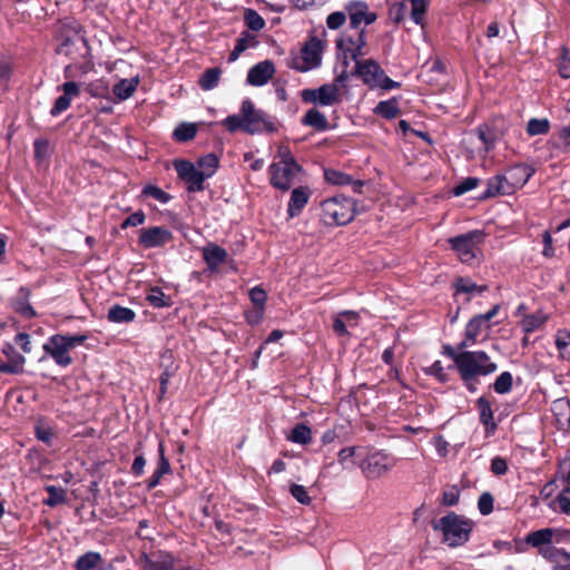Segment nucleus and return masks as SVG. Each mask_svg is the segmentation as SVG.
<instances>
[{
  "label": "nucleus",
  "mask_w": 570,
  "mask_h": 570,
  "mask_svg": "<svg viewBox=\"0 0 570 570\" xmlns=\"http://www.w3.org/2000/svg\"><path fill=\"white\" fill-rule=\"evenodd\" d=\"M14 311L26 318H32L36 316V311L33 309V307L23 299H19L16 302Z\"/></svg>",
  "instance_id": "0e129e2a"
},
{
  "label": "nucleus",
  "mask_w": 570,
  "mask_h": 570,
  "mask_svg": "<svg viewBox=\"0 0 570 570\" xmlns=\"http://www.w3.org/2000/svg\"><path fill=\"white\" fill-rule=\"evenodd\" d=\"M558 68H559V73L562 78H564V79L570 78V57H569V50L566 47H563L561 49Z\"/></svg>",
  "instance_id": "603ef678"
},
{
  "label": "nucleus",
  "mask_w": 570,
  "mask_h": 570,
  "mask_svg": "<svg viewBox=\"0 0 570 570\" xmlns=\"http://www.w3.org/2000/svg\"><path fill=\"white\" fill-rule=\"evenodd\" d=\"M541 556L554 564V570H570V552L557 547L541 550Z\"/></svg>",
  "instance_id": "aec40b11"
},
{
  "label": "nucleus",
  "mask_w": 570,
  "mask_h": 570,
  "mask_svg": "<svg viewBox=\"0 0 570 570\" xmlns=\"http://www.w3.org/2000/svg\"><path fill=\"white\" fill-rule=\"evenodd\" d=\"M383 69L373 59H366L364 61L356 60L355 70L352 75L360 77L365 85L371 88H375L380 83V78L383 76Z\"/></svg>",
  "instance_id": "ddd939ff"
},
{
  "label": "nucleus",
  "mask_w": 570,
  "mask_h": 570,
  "mask_svg": "<svg viewBox=\"0 0 570 570\" xmlns=\"http://www.w3.org/2000/svg\"><path fill=\"white\" fill-rule=\"evenodd\" d=\"M291 494L302 504L308 505L312 502L305 487L299 484H292L289 488Z\"/></svg>",
  "instance_id": "6e6d98bb"
},
{
  "label": "nucleus",
  "mask_w": 570,
  "mask_h": 570,
  "mask_svg": "<svg viewBox=\"0 0 570 570\" xmlns=\"http://www.w3.org/2000/svg\"><path fill=\"white\" fill-rule=\"evenodd\" d=\"M476 405L480 411V422L485 426L487 434H493L498 425L494 422L490 402L484 396H481L478 399Z\"/></svg>",
  "instance_id": "a878e982"
},
{
  "label": "nucleus",
  "mask_w": 570,
  "mask_h": 570,
  "mask_svg": "<svg viewBox=\"0 0 570 570\" xmlns=\"http://www.w3.org/2000/svg\"><path fill=\"white\" fill-rule=\"evenodd\" d=\"M396 462L397 460L394 456L377 451L370 454L366 460L363 461L361 468L367 478L377 479L391 471Z\"/></svg>",
  "instance_id": "6e6552de"
},
{
  "label": "nucleus",
  "mask_w": 570,
  "mask_h": 570,
  "mask_svg": "<svg viewBox=\"0 0 570 570\" xmlns=\"http://www.w3.org/2000/svg\"><path fill=\"white\" fill-rule=\"evenodd\" d=\"M140 563L145 570H173L174 558L169 553L157 552L151 556L144 554Z\"/></svg>",
  "instance_id": "6ab92c4d"
},
{
  "label": "nucleus",
  "mask_w": 570,
  "mask_h": 570,
  "mask_svg": "<svg viewBox=\"0 0 570 570\" xmlns=\"http://www.w3.org/2000/svg\"><path fill=\"white\" fill-rule=\"evenodd\" d=\"M175 169L179 178L187 184L188 191L197 193L205 189L204 181L207 175H203L196 165L188 160H176Z\"/></svg>",
  "instance_id": "1a4fd4ad"
},
{
  "label": "nucleus",
  "mask_w": 570,
  "mask_h": 570,
  "mask_svg": "<svg viewBox=\"0 0 570 570\" xmlns=\"http://www.w3.org/2000/svg\"><path fill=\"white\" fill-rule=\"evenodd\" d=\"M301 170L302 167L297 163L272 164L269 166L271 184L275 188L287 190Z\"/></svg>",
  "instance_id": "9b49d317"
},
{
  "label": "nucleus",
  "mask_w": 570,
  "mask_h": 570,
  "mask_svg": "<svg viewBox=\"0 0 570 570\" xmlns=\"http://www.w3.org/2000/svg\"><path fill=\"white\" fill-rule=\"evenodd\" d=\"M102 561L101 556L98 552L89 551L80 556L76 563V570H94Z\"/></svg>",
  "instance_id": "72a5a7b5"
},
{
  "label": "nucleus",
  "mask_w": 570,
  "mask_h": 570,
  "mask_svg": "<svg viewBox=\"0 0 570 570\" xmlns=\"http://www.w3.org/2000/svg\"><path fill=\"white\" fill-rule=\"evenodd\" d=\"M86 90L91 97H104L108 91L107 86L102 81L89 83Z\"/></svg>",
  "instance_id": "338daca9"
},
{
  "label": "nucleus",
  "mask_w": 570,
  "mask_h": 570,
  "mask_svg": "<svg viewBox=\"0 0 570 570\" xmlns=\"http://www.w3.org/2000/svg\"><path fill=\"white\" fill-rule=\"evenodd\" d=\"M548 320V316L542 312H537L530 315H524L521 320V327L525 333H532L540 328Z\"/></svg>",
  "instance_id": "473e14b6"
},
{
  "label": "nucleus",
  "mask_w": 570,
  "mask_h": 570,
  "mask_svg": "<svg viewBox=\"0 0 570 570\" xmlns=\"http://www.w3.org/2000/svg\"><path fill=\"white\" fill-rule=\"evenodd\" d=\"M560 511L570 514V485H567L557 497Z\"/></svg>",
  "instance_id": "bf43d9fd"
},
{
  "label": "nucleus",
  "mask_w": 570,
  "mask_h": 570,
  "mask_svg": "<svg viewBox=\"0 0 570 570\" xmlns=\"http://www.w3.org/2000/svg\"><path fill=\"white\" fill-rule=\"evenodd\" d=\"M479 183H480L479 178L468 177L454 187L453 193L455 196H461V195L474 189L479 185Z\"/></svg>",
  "instance_id": "864d4df0"
},
{
  "label": "nucleus",
  "mask_w": 570,
  "mask_h": 570,
  "mask_svg": "<svg viewBox=\"0 0 570 570\" xmlns=\"http://www.w3.org/2000/svg\"><path fill=\"white\" fill-rule=\"evenodd\" d=\"M146 216L142 210H138L131 215H129L121 224V228L126 229L128 227L139 226L145 223Z\"/></svg>",
  "instance_id": "e2e57ef3"
},
{
  "label": "nucleus",
  "mask_w": 570,
  "mask_h": 570,
  "mask_svg": "<svg viewBox=\"0 0 570 570\" xmlns=\"http://www.w3.org/2000/svg\"><path fill=\"white\" fill-rule=\"evenodd\" d=\"M365 45L366 40L364 36V30H361L354 47H347L348 57H351V59L356 62V60H358L360 57L365 55V52L363 51Z\"/></svg>",
  "instance_id": "8fccbe9b"
},
{
  "label": "nucleus",
  "mask_w": 570,
  "mask_h": 570,
  "mask_svg": "<svg viewBox=\"0 0 570 570\" xmlns=\"http://www.w3.org/2000/svg\"><path fill=\"white\" fill-rule=\"evenodd\" d=\"M322 220L325 225H346L355 215V203L345 196H334L322 202Z\"/></svg>",
  "instance_id": "20e7f679"
},
{
  "label": "nucleus",
  "mask_w": 570,
  "mask_h": 570,
  "mask_svg": "<svg viewBox=\"0 0 570 570\" xmlns=\"http://www.w3.org/2000/svg\"><path fill=\"white\" fill-rule=\"evenodd\" d=\"M197 134V127L195 124L183 122L174 130V138L177 141L185 142L191 140Z\"/></svg>",
  "instance_id": "e433bc0d"
},
{
  "label": "nucleus",
  "mask_w": 570,
  "mask_h": 570,
  "mask_svg": "<svg viewBox=\"0 0 570 570\" xmlns=\"http://www.w3.org/2000/svg\"><path fill=\"white\" fill-rule=\"evenodd\" d=\"M324 45L317 37H311L302 48V57L294 58L291 68L305 72L309 69L317 68L322 62V52Z\"/></svg>",
  "instance_id": "0eeeda50"
},
{
  "label": "nucleus",
  "mask_w": 570,
  "mask_h": 570,
  "mask_svg": "<svg viewBox=\"0 0 570 570\" xmlns=\"http://www.w3.org/2000/svg\"><path fill=\"white\" fill-rule=\"evenodd\" d=\"M223 124L230 132L240 129L254 135L262 131L273 132L276 130L272 118L264 110L255 108L254 104L248 99L242 102L238 115L228 116Z\"/></svg>",
  "instance_id": "f257e3e1"
},
{
  "label": "nucleus",
  "mask_w": 570,
  "mask_h": 570,
  "mask_svg": "<svg viewBox=\"0 0 570 570\" xmlns=\"http://www.w3.org/2000/svg\"><path fill=\"white\" fill-rule=\"evenodd\" d=\"M478 508L481 514H490L493 510V497L489 492H484L479 497Z\"/></svg>",
  "instance_id": "4d7b16f0"
},
{
  "label": "nucleus",
  "mask_w": 570,
  "mask_h": 570,
  "mask_svg": "<svg viewBox=\"0 0 570 570\" xmlns=\"http://www.w3.org/2000/svg\"><path fill=\"white\" fill-rule=\"evenodd\" d=\"M374 112L386 119H393L400 115V108L395 99L380 101L374 108Z\"/></svg>",
  "instance_id": "f704fd0d"
},
{
  "label": "nucleus",
  "mask_w": 570,
  "mask_h": 570,
  "mask_svg": "<svg viewBox=\"0 0 570 570\" xmlns=\"http://www.w3.org/2000/svg\"><path fill=\"white\" fill-rule=\"evenodd\" d=\"M476 284L470 278L460 277L455 282V289L459 293H472L475 292Z\"/></svg>",
  "instance_id": "69168bd1"
},
{
  "label": "nucleus",
  "mask_w": 570,
  "mask_h": 570,
  "mask_svg": "<svg viewBox=\"0 0 570 570\" xmlns=\"http://www.w3.org/2000/svg\"><path fill=\"white\" fill-rule=\"evenodd\" d=\"M456 368L461 379L468 383L476 376H485L497 371V363L492 362L483 351H462L458 357Z\"/></svg>",
  "instance_id": "7ed1b4c3"
},
{
  "label": "nucleus",
  "mask_w": 570,
  "mask_h": 570,
  "mask_svg": "<svg viewBox=\"0 0 570 570\" xmlns=\"http://www.w3.org/2000/svg\"><path fill=\"white\" fill-rule=\"evenodd\" d=\"M512 184L505 175H497L490 178L487 183V189L480 196L481 199H488L498 195H511L514 193Z\"/></svg>",
  "instance_id": "a211bd4d"
},
{
  "label": "nucleus",
  "mask_w": 570,
  "mask_h": 570,
  "mask_svg": "<svg viewBox=\"0 0 570 570\" xmlns=\"http://www.w3.org/2000/svg\"><path fill=\"white\" fill-rule=\"evenodd\" d=\"M249 297L253 304L258 308L259 313L262 314L267 298L266 292L261 287H254L249 292Z\"/></svg>",
  "instance_id": "5fc2aeb1"
},
{
  "label": "nucleus",
  "mask_w": 570,
  "mask_h": 570,
  "mask_svg": "<svg viewBox=\"0 0 570 570\" xmlns=\"http://www.w3.org/2000/svg\"><path fill=\"white\" fill-rule=\"evenodd\" d=\"M158 452H159L158 466L154 471V473L150 476V479L147 481V489L148 490H151V489L156 488L159 484L161 478L165 474L170 472V464H169V461L165 456L164 444L161 442H159Z\"/></svg>",
  "instance_id": "393cba45"
},
{
  "label": "nucleus",
  "mask_w": 570,
  "mask_h": 570,
  "mask_svg": "<svg viewBox=\"0 0 570 570\" xmlns=\"http://www.w3.org/2000/svg\"><path fill=\"white\" fill-rule=\"evenodd\" d=\"M49 497L43 501L48 507H56L66 501V491L55 485L46 487Z\"/></svg>",
  "instance_id": "de8ad7c7"
},
{
  "label": "nucleus",
  "mask_w": 570,
  "mask_h": 570,
  "mask_svg": "<svg viewBox=\"0 0 570 570\" xmlns=\"http://www.w3.org/2000/svg\"><path fill=\"white\" fill-rule=\"evenodd\" d=\"M556 345L563 360L570 361V332L559 331L556 337Z\"/></svg>",
  "instance_id": "37998d69"
},
{
  "label": "nucleus",
  "mask_w": 570,
  "mask_h": 570,
  "mask_svg": "<svg viewBox=\"0 0 570 570\" xmlns=\"http://www.w3.org/2000/svg\"><path fill=\"white\" fill-rule=\"evenodd\" d=\"M244 21L253 31H261L265 27V20L254 9H245Z\"/></svg>",
  "instance_id": "49530a36"
},
{
  "label": "nucleus",
  "mask_w": 570,
  "mask_h": 570,
  "mask_svg": "<svg viewBox=\"0 0 570 570\" xmlns=\"http://www.w3.org/2000/svg\"><path fill=\"white\" fill-rule=\"evenodd\" d=\"M173 240V233L163 227L155 226L139 230V245L144 248L161 247Z\"/></svg>",
  "instance_id": "f8f14e48"
},
{
  "label": "nucleus",
  "mask_w": 570,
  "mask_h": 570,
  "mask_svg": "<svg viewBox=\"0 0 570 570\" xmlns=\"http://www.w3.org/2000/svg\"><path fill=\"white\" fill-rule=\"evenodd\" d=\"M275 67L271 60H265L253 66L247 73V82L255 87L264 86L274 76Z\"/></svg>",
  "instance_id": "dca6fc26"
},
{
  "label": "nucleus",
  "mask_w": 570,
  "mask_h": 570,
  "mask_svg": "<svg viewBox=\"0 0 570 570\" xmlns=\"http://www.w3.org/2000/svg\"><path fill=\"white\" fill-rule=\"evenodd\" d=\"M513 377L510 372H502L494 381L493 389L498 394H507L512 390Z\"/></svg>",
  "instance_id": "a18cd8bd"
},
{
  "label": "nucleus",
  "mask_w": 570,
  "mask_h": 570,
  "mask_svg": "<svg viewBox=\"0 0 570 570\" xmlns=\"http://www.w3.org/2000/svg\"><path fill=\"white\" fill-rule=\"evenodd\" d=\"M483 240V232L471 230L469 233L450 238L449 243L461 262L471 264L476 257L478 245Z\"/></svg>",
  "instance_id": "423d86ee"
},
{
  "label": "nucleus",
  "mask_w": 570,
  "mask_h": 570,
  "mask_svg": "<svg viewBox=\"0 0 570 570\" xmlns=\"http://www.w3.org/2000/svg\"><path fill=\"white\" fill-rule=\"evenodd\" d=\"M534 168L527 164H520L511 167L507 177L509 178L510 184H512L513 188L522 187L528 180L533 176Z\"/></svg>",
  "instance_id": "4be33fe9"
},
{
  "label": "nucleus",
  "mask_w": 570,
  "mask_h": 570,
  "mask_svg": "<svg viewBox=\"0 0 570 570\" xmlns=\"http://www.w3.org/2000/svg\"><path fill=\"white\" fill-rule=\"evenodd\" d=\"M87 41L85 37L75 32L72 36L61 35V42L57 49L58 53L66 55L69 57L73 56V47L81 46L86 48Z\"/></svg>",
  "instance_id": "cd10ccee"
},
{
  "label": "nucleus",
  "mask_w": 570,
  "mask_h": 570,
  "mask_svg": "<svg viewBox=\"0 0 570 570\" xmlns=\"http://www.w3.org/2000/svg\"><path fill=\"white\" fill-rule=\"evenodd\" d=\"M356 40H353L352 37H342L337 39L336 47L338 50L343 52V63L348 65V50L347 47H354Z\"/></svg>",
  "instance_id": "680f3d73"
},
{
  "label": "nucleus",
  "mask_w": 570,
  "mask_h": 570,
  "mask_svg": "<svg viewBox=\"0 0 570 570\" xmlns=\"http://www.w3.org/2000/svg\"><path fill=\"white\" fill-rule=\"evenodd\" d=\"M366 10L367 4L361 1L350 2L346 6L351 28L357 29L360 27V24L364 21V18H366Z\"/></svg>",
  "instance_id": "c85d7f7f"
},
{
  "label": "nucleus",
  "mask_w": 570,
  "mask_h": 570,
  "mask_svg": "<svg viewBox=\"0 0 570 570\" xmlns=\"http://www.w3.org/2000/svg\"><path fill=\"white\" fill-rule=\"evenodd\" d=\"M309 197L311 189L308 187L301 186L294 188L288 202V215L291 217H295L296 215H298L301 210L305 207V205L308 203Z\"/></svg>",
  "instance_id": "412c9836"
},
{
  "label": "nucleus",
  "mask_w": 570,
  "mask_h": 570,
  "mask_svg": "<svg viewBox=\"0 0 570 570\" xmlns=\"http://www.w3.org/2000/svg\"><path fill=\"white\" fill-rule=\"evenodd\" d=\"M304 102L331 106L340 101V88L335 83H326L317 89H304L301 94Z\"/></svg>",
  "instance_id": "9d476101"
},
{
  "label": "nucleus",
  "mask_w": 570,
  "mask_h": 570,
  "mask_svg": "<svg viewBox=\"0 0 570 570\" xmlns=\"http://www.w3.org/2000/svg\"><path fill=\"white\" fill-rule=\"evenodd\" d=\"M459 499L460 490L453 485L451 489L443 492L441 503L445 507H453L459 502Z\"/></svg>",
  "instance_id": "13d9d810"
},
{
  "label": "nucleus",
  "mask_w": 570,
  "mask_h": 570,
  "mask_svg": "<svg viewBox=\"0 0 570 570\" xmlns=\"http://www.w3.org/2000/svg\"><path fill=\"white\" fill-rule=\"evenodd\" d=\"M475 131L478 138L482 141L485 151L490 150L498 138L497 134L488 125L479 126Z\"/></svg>",
  "instance_id": "79ce46f5"
},
{
  "label": "nucleus",
  "mask_w": 570,
  "mask_h": 570,
  "mask_svg": "<svg viewBox=\"0 0 570 570\" xmlns=\"http://www.w3.org/2000/svg\"><path fill=\"white\" fill-rule=\"evenodd\" d=\"M147 301L154 307H165L168 305L166 302V295L159 287L150 289V293L147 295Z\"/></svg>",
  "instance_id": "3c124183"
},
{
  "label": "nucleus",
  "mask_w": 570,
  "mask_h": 570,
  "mask_svg": "<svg viewBox=\"0 0 570 570\" xmlns=\"http://www.w3.org/2000/svg\"><path fill=\"white\" fill-rule=\"evenodd\" d=\"M551 411L560 429L570 425V401L567 397H560L552 402Z\"/></svg>",
  "instance_id": "b1692460"
},
{
  "label": "nucleus",
  "mask_w": 570,
  "mask_h": 570,
  "mask_svg": "<svg viewBox=\"0 0 570 570\" xmlns=\"http://www.w3.org/2000/svg\"><path fill=\"white\" fill-rule=\"evenodd\" d=\"M218 164L219 160L215 154H207L198 159L196 167L203 175H207V178H209L215 174Z\"/></svg>",
  "instance_id": "c9c22d12"
},
{
  "label": "nucleus",
  "mask_w": 570,
  "mask_h": 570,
  "mask_svg": "<svg viewBox=\"0 0 570 570\" xmlns=\"http://www.w3.org/2000/svg\"><path fill=\"white\" fill-rule=\"evenodd\" d=\"M483 327H489L487 323L479 316L471 318L465 328V336L471 340V343H475L478 335L481 333Z\"/></svg>",
  "instance_id": "a19ab883"
},
{
  "label": "nucleus",
  "mask_w": 570,
  "mask_h": 570,
  "mask_svg": "<svg viewBox=\"0 0 570 570\" xmlns=\"http://www.w3.org/2000/svg\"><path fill=\"white\" fill-rule=\"evenodd\" d=\"M87 340L86 335H61L56 334L43 344V351L50 355L57 365L67 367L72 363L69 351Z\"/></svg>",
  "instance_id": "39448f33"
},
{
  "label": "nucleus",
  "mask_w": 570,
  "mask_h": 570,
  "mask_svg": "<svg viewBox=\"0 0 570 570\" xmlns=\"http://www.w3.org/2000/svg\"><path fill=\"white\" fill-rule=\"evenodd\" d=\"M472 528L473 523L470 520L454 512H449L433 524V530L442 532L443 542L450 548H456L468 542Z\"/></svg>",
  "instance_id": "f03ea898"
},
{
  "label": "nucleus",
  "mask_w": 570,
  "mask_h": 570,
  "mask_svg": "<svg viewBox=\"0 0 570 570\" xmlns=\"http://www.w3.org/2000/svg\"><path fill=\"white\" fill-rule=\"evenodd\" d=\"M59 88L63 94L56 99L50 110L52 117L66 111L70 107L71 100L80 95L79 86L76 81H67Z\"/></svg>",
  "instance_id": "4468645a"
},
{
  "label": "nucleus",
  "mask_w": 570,
  "mask_h": 570,
  "mask_svg": "<svg viewBox=\"0 0 570 570\" xmlns=\"http://www.w3.org/2000/svg\"><path fill=\"white\" fill-rule=\"evenodd\" d=\"M289 440L294 443L307 444L312 440V430L303 423L296 424L292 430Z\"/></svg>",
  "instance_id": "4c0bfd02"
},
{
  "label": "nucleus",
  "mask_w": 570,
  "mask_h": 570,
  "mask_svg": "<svg viewBox=\"0 0 570 570\" xmlns=\"http://www.w3.org/2000/svg\"><path fill=\"white\" fill-rule=\"evenodd\" d=\"M346 20V14L342 11H335L327 16L326 24L330 29L336 30L341 28Z\"/></svg>",
  "instance_id": "052dcab7"
},
{
  "label": "nucleus",
  "mask_w": 570,
  "mask_h": 570,
  "mask_svg": "<svg viewBox=\"0 0 570 570\" xmlns=\"http://www.w3.org/2000/svg\"><path fill=\"white\" fill-rule=\"evenodd\" d=\"M303 124L313 127L317 131H324L328 128V121L325 115L315 108L306 111Z\"/></svg>",
  "instance_id": "c756f323"
},
{
  "label": "nucleus",
  "mask_w": 570,
  "mask_h": 570,
  "mask_svg": "<svg viewBox=\"0 0 570 570\" xmlns=\"http://www.w3.org/2000/svg\"><path fill=\"white\" fill-rule=\"evenodd\" d=\"M2 353L7 358L3 362L2 373L6 374H21L24 371L26 357L20 354L12 344H4Z\"/></svg>",
  "instance_id": "f3484780"
},
{
  "label": "nucleus",
  "mask_w": 570,
  "mask_h": 570,
  "mask_svg": "<svg viewBox=\"0 0 570 570\" xmlns=\"http://www.w3.org/2000/svg\"><path fill=\"white\" fill-rule=\"evenodd\" d=\"M222 69L218 67L206 69L200 76L198 83L203 90H212L214 89L220 79Z\"/></svg>",
  "instance_id": "2f4dec72"
},
{
  "label": "nucleus",
  "mask_w": 570,
  "mask_h": 570,
  "mask_svg": "<svg viewBox=\"0 0 570 570\" xmlns=\"http://www.w3.org/2000/svg\"><path fill=\"white\" fill-rule=\"evenodd\" d=\"M35 155L38 159H43L49 154V141L47 139H37L33 144Z\"/></svg>",
  "instance_id": "774afa93"
},
{
  "label": "nucleus",
  "mask_w": 570,
  "mask_h": 570,
  "mask_svg": "<svg viewBox=\"0 0 570 570\" xmlns=\"http://www.w3.org/2000/svg\"><path fill=\"white\" fill-rule=\"evenodd\" d=\"M135 311L119 304H114L107 314V318L111 323H130L135 320Z\"/></svg>",
  "instance_id": "bb28decb"
},
{
  "label": "nucleus",
  "mask_w": 570,
  "mask_h": 570,
  "mask_svg": "<svg viewBox=\"0 0 570 570\" xmlns=\"http://www.w3.org/2000/svg\"><path fill=\"white\" fill-rule=\"evenodd\" d=\"M550 129V122L547 118H532L528 121L527 132L530 136L546 135Z\"/></svg>",
  "instance_id": "c03bdc74"
},
{
  "label": "nucleus",
  "mask_w": 570,
  "mask_h": 570,
  "mask_svg": "<svg viewBox=\"0 0 570 570\" xmlns=\"http://www.w3.org/2000/svg\"><path fill=\"white\" fill-rule=\"evenodd\" d=\"M411 2V19L416 23L423 26L425 12L429 6V0H410Z\"/></svg>",
  "instance_id": "ea45409f"
},
{
  "label": "nucleus",
  "mask_w": 570,
  "mask_h": 570,
  "mask_svg": "<svg viewBox=\"0 0 570 570\" xmlns=\"http://www.w3.org/2000/svg\"><path fill=\"white\" fill-rule=\"evenodd\" d=\"M202 254L208 271L212 273H216L219 266L228 259L227 250L215 243H208L204 246Z\"/></svg>",
  "instance_id": "2eb2a0df"
},
{
  "label": "nucleus",
  "mask_w": 570,
  "mask_h": 570,
  "mask_svg": "<svg viewBox=\"0 0 570 570\" xmlns=\"http://www.w3.org/2000/svg\"><path fill=\"white\" fill-rule=\"evenodd\" d=\"M553 529L544 528L533 532H530L525 537V543L538 548V552L541 556V550L546 548H552Z\"/></svg>",
  "instance_id": "5701e85b"
},
{
  "label": "nucleus",
  "mask_w": 570,
  "mask_h": 570,
  "mask_svg": "<svg viewBox=\"0 0 570 570\" xmlns=\"http://www.w3.org/2000/svg\"><path fill=\"white\" fill-rule=\"evenodd\" d=\"M142 195L150 196L163 204L168 203L171 198L168 193L154 185L145 186L142 189Z\"/></svg>",
  "instance_id": "09e8293b"
},
{
  "label": "nucleus",
  "mask_w": 570,
  "mask_h": 570,
  "mask_svg": "<svg viewBox=\"0 0 570 570\" xmlns=\"http://www.w3.org/2000/svg\"><path fill=\"white\" fill-rule=\"evenodd\" d=\"M138 79H121L114 86V94L119 100H126L134 95L138 86Z\"/></svg>",
  "instance_id": "7c9ffc66"
},
{
  "label": "nucleus",
  "mask_w": 570,
  "mask_h": 570,
  "mask_svg": "<svg viewBox=\"0 0 570 570\" xmlns=\"http://www.w3.org/2000/svg\"><path fill=\"white\" fill-rule=\"evenodd\" d=\"M324 178L327 183L337 186H348L352 183V176L335 169H325Z\"/></svg>",
  "instance_id": "58836bf2"
}]
</instances>
